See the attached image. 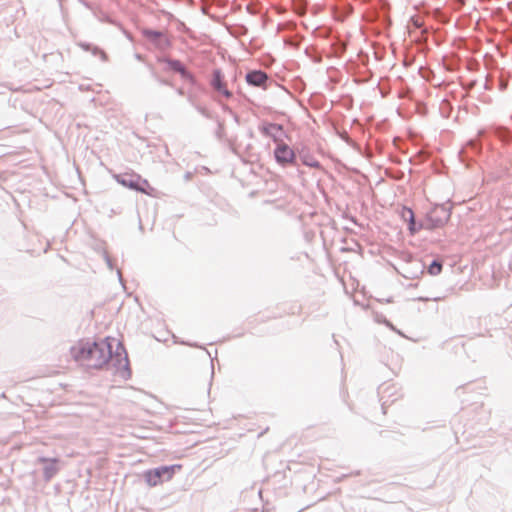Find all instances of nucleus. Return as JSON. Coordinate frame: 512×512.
I'll return each instance as SVG.
<instances>
[{
  "label": "nucleus",
  "instance_id": "obj_1",
  "mask_svg": "<svg viewBox=\"0 0 512 512\" xmlns=\"http://www.w3.org/2000/svg\"><path fill=\"white\" fill-rule=\"evenodd\" d=\"M70 352L75 361L89 368H102L111 359V346L106 341L82 340L72 346Z\"/></svg>",
  "mask_w": 512,
  "mask_h": 512
},
{
  "label": "nucleus",
  "instance_id": "obj_2",
  "mask_svg": "<svg viewBox=\"0 0 512 512\" xmlns=\"http://www.w3.org/2000/svg\"><path fill=\"white\" fill-rule=\"evenodd\" d=\"M181 469L182 465L180 464L150 469L144 473V479L148 486L154 487L160 485L163 481H170L176 471Z\"/></svg>",
  "mask_w": 512,
  "mask_h": 512
},
{
  "label": "nucleus",
  "instance_id": "obj_3",
  "mask_svg": "<svg viewBox=\"0 0 512 512\" xmlns=\"http://www.w3.org/2000/svg\"><path fill=\"white\" fill-rule=\"evenodd\" d=\"M116 181L124 187L139 191L148 196H156V190L150 186L149 182L142 179L140 175L124 174L115 176Z\"/></svg>",
  "mask_w": 512,
  "mask_h": 512
},
{
  "label": "nucleus",
  "instance_id": "obj_4",
  "mask_svg": "<svg viewBox=\"0 0 512 512\" xmlns=\"http://www.w3.org/2000/svg\"><path fill=\"white\" fill-rule=\"evenodd\" d=\"M275 158L280 164H290L295 159L294 151L285 143H279L274 151Z\"/></svg>",
  "mask_w": 512,
  "mask_h": 512
},
{
  "label": "nucleus",
  "instance_id": "obj_5",
  "mask_svg": "<svg viewBox=\"0 0 512 512\" xmlns=\"http://www.w3.org/2000/svg\"><path fill=\"white\" fill-rule=\"evenodd\" d=\"M400 214H401L402 219L404 221L408 222V229L412 235L417 233L421 229V226L416 225L414 212L410 208L403 207L401 209Z\"/></svg>",
  "mask_w": 512,
  "mask_h": 512
},
{
  "label": "nucleus",
  "instance_id": "obj_6",
  "mask_svg": "<svg viewBox=\"0 0 512 512\" xmlns=\"http://www.w3.org/2000/svg\"><path fill=\"white\" fill-rule=\"evenodd\" d=\"M246 80L251 85L262 86L267 80V75L262 71H252L247 74Z\"/></svg>",
  "mask_w": 512,
  "mask_h": 512
},
{
  "label": "nucleus",
  "instance_id": "obj_7",
  "mask_svg": "<svg viewBox=\"0 0 512 512\" xmlns=\"http://www.w3.org/2000/svg\"><path fill=\"white\" fill-rule=\"evenodd\" d=\"M40 461L47 464L44 467V476L46 480H50L58 472L57 460L42 458Z\"/></svg>",
  "mask_w": 512,
  "mask_h": 512
},
{
  "label": "nucleus",
  "instance_id": "obj_8",
  "mask_svg": "<svg viewBox=\"0 0 512 512\" xmlns=\"http://www.w3.org/2000/svg\"><path fill=\"white\" fill-rule=\"evenodd\" d=\"M213 87L218 91L220 92L221 94H223L225 97H230L231 96V93L228 91V89L226 88V85L223 83L222 81V77H221V74L219 71H216L214 73V78H213Z\"/></svg>",
  "mask_w": 512,
  "mask_h": 512
},
{
  "label": "nucleus",
  "instance_id": "obj_9",
  "mask_svg": "<svg viewBox=\"0 0 512 512\" xmlns=\"http://www.w3.org/2000/svg\"><path fill=\"white\" fill-rule=\"evenodd\" d=\"M442 272V263L439 261H433L428 267V273L431 276H437Z\"/></svg>",
  "mask_w": 512,
  "mask_h": 512
},
{
  "label": "nucleus",
  "instance_id": "obj_10",
  "mask_svg": "<svg viewBox=\"0 0 512 512\" xmlns=\"http://www.w3.org/2000/svg\"><path fill=\"white\" fill-rule=\"evenodd\" d=\"M144 35H145L147 38L151 39V40H154V39H156V38H161V37H163V34H162V33H160V32H156V31H152V30H145V31H144Z\"/></svg>",
  "mask_w": 512,
  "mask_h": 512
},
{
  "label": "nucleus",
  "instance_id": "obj_11",
  "mask_svg": "<svg viewBox=\"0 0 512 512\" xmlns=\"http://www.w3.org/2000/svg\"><path fill=\"white\" fill-rule=\"evenodd\" d=\"M304 164H306L310 167H315V168H318L320 166L317 161H313V162L312 161H309V162L304 161Z\"/></svg>",
  "mask_w": 512,
  "mask_h": 512
},
{
  "label": "nucleus",
  "instance_id": "obj_12",
  "mask_svg": "<svg viewBox=\"0 0 512 512\" xmlns=\"http://www.w3.org/2000/svg\"><path fill=\"white\" fill-rule=\"evenodd\" d=\"M173 68H174L175 70L180 71V72H183V71H184V69H183L182 65H181L179 62H175V63L173 64Z\"/></svg>",
  "mask_w": 512,
  "mask_h": 512
}]
</instances>
